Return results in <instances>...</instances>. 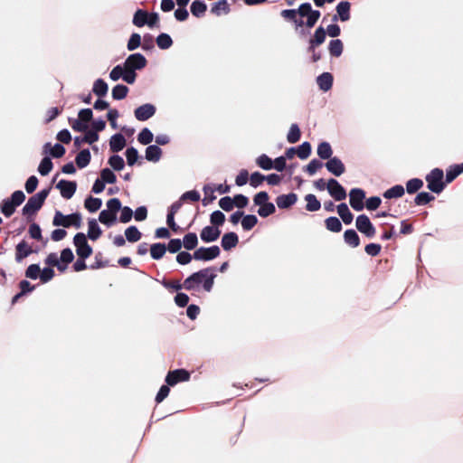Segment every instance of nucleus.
Listing matches in <instances>:
<instances>
[{
  "instance_id": "nucleus-1",
  "label": "nucleus",
  "mask_w": 463,
  "mask_h": 463,
  "mask_svg": "<svg viewBox=\"0 0 463 463\" xmlns=\"http://www.w3.org/2000/svg\"><path fill=\"white\" fill-rule=\"evenodd\" d=\"M216 274L213 269H203L194 272L184 281V288L186 290L198 291L203 288L205 291L210 292L213 287Z\"/></svg>"
},
{
  "instance_id": "nucleus-2",
  "label": "nucleus",
  "mask_w": 463,
  "mask_h": 463,
  "mask_svg": "<svg viewBox=\"0 0 463 463\" xmlns=\"http://www.w3.org/2000/svg\"><path fill=\"white\" fill-rule=\"evenodd\" d=\"M281 16L287 20H290L293 23L296 18L306 17V25L309 28L313 27L320 17V12L313 10L311 5L308 3L302 4L298 9H288L281 12Z\"/></svg>"
},
{
  "instance_id": "nucleus-3",
  "label": "nucleus",
  "mask_w": 463,
  "mask_h": 463,
  "mask_svg": "<svg viewBox=\"0 0 463 463\" xmlns=\"http://www.w3.org/2000/svg\"><path fill=\"white\" fill-rule=\"evenodd\" d=\"M146 59L141 53H133L130 54L124 61V66L128 71L126 75V82L128 84H133L136 80L137 70H142L146 66Z\"/></svg>"
},
{
  "instance_id": "nucleus-4",
  "label": "nucleus",
  "mask_w": 463,
  "mask_h": 463,
  "mask_svg": "<svg viewBox=\"0 0 463 463\" xmlns=\"http://www.w3.org/2000/svg\"><path fill=\"white\" fill-rule=\"evenodd\" d=\"M81 215L78 213L64 215L58 211L55 213L52 223L54 226H62L66 228L74 226L79 229L81 226Z\"/></svg>"
},
{
  "instance_id": "nucleus-5",
  "label": "nucleus",
  "mask_w": 463,
  "mask_h": 463,
  "mask_svg": "<svg viewBox=\"0 0 463 463\" xmlns=\"http://www.w3.org/2000/svg\"><path fill=\"white\" fill-rule=\"evenodd\" d=\"M48 190H43L30 197L23 208L24 214L30 215L36 213L42 207L46 197L48 196Z\"/></svg>"
},
{
  "instance_id": "nucleus-6",
  "label": "nucleus",
  "mask_w": 463,
  "mask_h": 463,
  "mask_svg": "<svg viewBox=\"0 0 463 463\" xmlns=\"http://www.w3.org/2000/svg\"><path fill=\"white\" fill-rule=\"evenodd\" d=\"M443 177L444 174L441 169L435 168L431 170V172L426 176L428 188L433 193H441L445 186Z\"/></svg>"
},
{
  "instance_id": "nucleus-7",
  "label": "nucleus",
  "mask_w": 463,
  "mask_h": 463,
  "mask_svg": "<svg viewBox=\"0 0 463 463\" xmlns=\"http://www.w3.org/2000/svg\"><path fill=\"white\" fill-rule=\"evenodd\" d=\"M73 242L76 248V253L80 259H87L92 254V248L89 245L84 233H77L74 236Z\"/></svg>"
},
{
  "instance_id": "nucleus-8",
  "label": "nucleus",
  "mask_w": 463,
  "mask_h": 463,
  "mask_svg": "<svg viewBox=\"0 0 463 463\" xmlns=\"http://www.w3.org/2000/svg\"><path fill=\"white\" fill-rule=\"evenodd\" d=\"M220 249L218 246H212L209 248L201 247L197 249L193 257L197 260H212L220 255Z\"/></svg>"
},
{
  "instance_id": "nucleus-9",
  "label": "nucleus",
  "mask_w": 463,
  "mask_h": 463,
  "mask_svg": "<svg viewBox=\"0 0 463 463\" xmlns=\"http://www.w3.org/2000/svg\"><path fill=\"white\" fill-rule=\"evenodd\" d=\"M326 190L328 194L336 201H342L346 198L345 189L340 184V183L331 178L326 184Z\"/></svg>"
},
{
  "instance_id": "nucleus-10",
  "label": "nucleus",
  "mask_w": 463,
  "mask_h": 463,
  "mask_svg": "<svg viewBox=\"0 0 463 463\" xmlns=\"http://www.w3.org/2000/svg\"><path fill=\"white\" fill-rule=\"evenodd\" d=\"M355 226L357 230L366 237L372 238L375 234V229L373 226L368 216L362 214L356 218Z\"/></svg>"
},
{
  "instance_id": "nucleus-11",
  "label": "nucleus",
  "mask_w": 463,
  "mask_h": 463,
  "mask_svg": "<svg viewBox=\"0 0 463 463\" xmlns=\"http://www.w3.org/2000/svg\"><path fill=\"white\" fill-rule=\"evenodd\" d=\"M190 379V373L188 371L184 369H177L174 371H170L166 377L165 382L167 385L174 386L178 383L187 382Z\"/></svg>"
},
{
  "instance_id": "nucleus-12",
  "label": "nucleus",
  "mask_w": 463,
  "mask_h": 463,
  "mask_svg": "<svg viewBox=\"0 0 463 463\" xmlns=\"http://www.w3.org/2000/svg\"><path fill=\"white\" fill-rule=\"evenodd\" d=\"M350 205L355 211H362L364 207L365 193L360 188H354L349 193Z\"/></svg>"
},
{
  "instance_id": "nucleus-13",
  "label": "nucleus",
  "mask_w": 463,
  "mask_h": 463,
  "mask_svg": "<svg viewBox=\"0 0 463 463\" xmlns=\"http://www.w3.org/2000/svg\"><path fill=\"white\" fill-rule=\"evenodd\" d=\"M156 113V107L153 104L146 103L135 109V117L139 121H146L152 118Z\"/></svg>"
},
{
  "instance_id": "nucleus-14",
  "label": "nucleus",
  "mask_w": 463,
  "mask_h": 463,
  "mask_svg": "<svg viewBox=\"0 0 463 463\" xmlns=\"http://www.w3.org/2000/svg\"><path fill=\"white\" fill-rule=\"evenodd\" d=\"M56 187L60 190L63 198L70 199L76 192V183L72 181L61 180Z\"/></svg>"
},
{
  "instance_id": "nucleus-15",
  "label": "nucleus",
  "mask_w": 463,
  "mask_h": 463,
  "mask_svg": "<svg viewBox=\"0 0 463 463\" xmlns=\"http://www.w3.org/2000/svg\"><path fill=\"white\" fill-rule=\"evenodd\" d=\"M326 167L328 172L335 176H340L345 171V165L338 157H332L326 163Z\"/></svg>"
},
{
  "instance_id": "nucleus-16",
  "label": "nucleus",
  "mask_w": 463,
  "mask_h": 463,
  "mask_svg": "<svg viewBox=\"0 0 463 463\" xmlns=\"http://www.w3.org/2000/svg\"><path fill=\"white\" fill-rule=\"evenodd\" d=\"M230 187L224 184H208L203 186V192L206 197H208L211 201L215 199L214 193H219L221 194L228 193Z\"/></svg>"
},
{
  "instance_id": "nucleus-17",
  "label": "nucleus",
  "mask_w": 463,
  "mask_h": 463,
  "mask_svg": "<svg viewBox=\"0 0 463 463\" xmlns=\"http://www.w3.org/2000/svg\"><path fill=\"white\" fill-rule=\"evenodd\" d=\"M221 234V231L217 227L206 226L201 232V239L204 242H212L216 241Z\"/></svg>"
},
{
  "instance_id": "nucleus-18",
  "label": "nucleus",
  "mask_w": 463,
  "mask_h": 463,
  "mask_svg": "<svg viewBox=\"0 0 463 463\" xmlns=\"http://www.w3.org/2000/svg\"><path fill=\"white\" fill-rule=\"evenodd\" d=\"M298 200L297 194L291 193L288 194H282L277 197L276 203L279 208L285 209L296 203Z\"/></svg>"
},
{
  "instance_id": "nucleus-19",
  "label": "nucleus",
  "mask_w": 463,
  "mask_h": 463,
  "mask_svg": "<svg viewBox=\"0 0 463 463\" xmlns=\"http://www.w3.org/2000/svg\"><path fill=\"white\" fill-rule=\"evenodd\" d=\"M162 156V150L158 146L150 145L146 147L145 157L149 162H158Z\"/></svg>"
},
{
  "instance_id": "nucleus-20",
  "label": "nucleus",
  "mask_w": 463,
  "mask_h": 463,
  "mask_svg": "<svg viewBox=\"0 0 463 463\" xmlns=\"http://www.w3.org/2000/svg\"><path fill=\"white\" fill-rule=\"evenodd\" d=\"M126 146V138L121 134H115L110 137L109 147L113 152L121 151Z\"/></svg>"
},
{
  "instance_id": "nucleus-21",
  "label": "nucleus",
  "mask_w": 463,
  "mask_h": 463,
  "mask_svg": "<svg viewBox=\"0 0 463 463\" xmlns=\"http://www.w3.org/2000/svg\"><path fill=\"white\" fill-rule=\"evenodd\" d=\"M239 238L234 232L225 233L222 238V247L225 250H229L238 244Z\"/></svg>"
},
{
  "instance_id": "nucleus-22",
  "label": "nucleus",
  "mask_w": 463,
  "mask_h": 463,
  "mask_svg": "<svg viewBox=\"0 0 463 463\" xmlns=\"http://www.w3.org/2000/svg\"><path fill=\"white\" fill-rule=\"evenodd\" d=\"M317 85L323 91H328L333 85V76L329 72H324L317 79Z\"/></svg>"
},
{
  "instance_id": "nucleus-23",
  "label": "nucleus",
  "mask_w": 463,
  "mask_h": 463,
  "mask_svg": "<svg viewBox=\"0 0 463 463\" xmlns=\"http://www.w3.org/2000/svg\"><path fill=\"white\" fill-rule=\"evenodd\" d=\"M32 248L27 242L21 241L16 246L15 260L19 262L23 259L29 256L32 253Z\"/></svg>"
},
{
  "instance_id": "nucleus-24",
  "label": "nucleus",
  "mask_w": 463,
  "mask_h": 463,
  "mask_svg": "<svg viewBox=\"0 0 463 463\" xmlns=\"http://www.w3.org/2000/svg\"><path fill=\"white\" fill-rule=\"evenodd\" d=\"M102 234V231L100 227L99 226L97 221L95 219H90L88 222V237L92 240L96 241L99 238V236Z\"/></svg>"
},
{
  "instance_id": "nucleus-25",
  "label": "nucleus",
  "mask_w": 463,
  "mask_h": 463,
  "mask_svg": "<svg viewBox=\"0 0 463 463\" xmlns=\"http://www.w3.org/2000/svg\"><path fill=\"white\" fill-rule=\"evenodd\" d=\"M326 34V33L324 28L318 27L315 32L314 37L309 42V49L313 51L316 46L322 44L325 42Z\"/></svg>"
},
{
  "instance_id": "nucleus-26",
  "label": "nucleus",
  "mask_w": 463,
  "mask_h": 463,
  "mask_svg": "<svg viewBox=\"0 0 463 463\" xmlns=\"http://www.w3.org/2000/svg\"><path fill=\"white\" fill-rule=\"evenodd\" d=\"M317 153L321 159L332 158L333 150L331 145L326 141L321 142L317 146Z\"/></svg>"
},
{
  "instance_id": "nucleus-27",
  "label": "nucleus",
  "mask_w": 463,
  "mask_h": 463,
  "mask_svg": "<svg viewBox=\"0 0 463 463\" xmlns=\"http://www.w3.org/2000/svg\"><path fill=\"white\" fill-rule=\"evenodd\" d=\"M350 7L349 2H340L336 6V12L341 21L345 22L350 19Z\"/></svg>"
},
{
  "instance_id": "nucleus-28",
  "label": "nucleus",
  "mask_w": 463,
  "mask_h": 463,
  "mask_svg": "<svg viewBox=\"0 0 463 463\" xmlns=\"http://www.w3.org/2000/svg\"><path fill=\"white\" fill-rule=\"evenodd\" d=\"M337 213L339 214V216L341 217L342 221L345 223V224H350L352 222H353V214L352 213L350 212L348 206L346 203H340L339 205H337Z\"/></svg>"
},
{
  "instance_id": "nucleus-29",
  "label": "nucleus",
  "mask_w": 463,
  "mask_h": 463,
  "mask_svg": "<svg viewBox=\"0 0 463 463\" xmlns=\"http://www.w3.org/2000/svg\"><path fill=\"white\" fill-rule=\"evenodd\" d=\"M74 259L73 252L71 249L67 248L61 250L60 255V260L61 262V272L67 269L68 264H70Z\"/></svg>"
},
{
  "instance_id": "nucleus-30",
  "label": "nucleus",
  "mask_w": 463,
  "mask_h": 463,
  "mask_svg": "<svg viewBox=\"0 0 463 463\" xmlns=\"http://www.w3.org/2000/svg\"><path fill=\"white\" fill-rule=\"evenodd\" d=\"M127 74H128V71H127L124 64L123 65H117L109 72V78L113 81H117L119 79H122L124 81H126V75Z\"/></svg>"
},
{
  "instance_id": "nucleus-31",
  "label": "nucleus",
  "mask_w": 463,
  "mask_h": 463,
  "mask_svg": "<svg viewBox=\"0 0 463 463\" xmlns=\"http://www.w3.org/2000/svg\"><path fill=\"white\" fill-rule=\"evenodd\" d=\"M109 90L108 84L102 80L98 79L94 81L92 91L99 97H104Z\"/></svg>"
},
{
  "instance_id": "nucleus-32",
  "label": "nucleus",
  "mask_w": 463,
  "mask_h": 463,
  "mask_svg": "<svg viewBox=\"0 0 463 463\" xmlns=\"http://www.w3.org/2000/svg\"><path fill=\"white\" fill-rule=\"evenodd\" d=\"M116 219L117 215L107 209L102 210L99 213V221L108 227L111 226L116 222Z\"/></svg>"
},
{
  "instance_id": "nucleus-33",
  "label": "nucleus",
  "mask_w": 463,
  "mask_h": 463,
  "mask_svg": "<svg viewBox=\"0 0 463 463\" xmlns=\"http://www.w3.org/2000/svg\"><path fill=\"white\" fill-rule=\"evenodd\" d=\"M101 205H102L101 199L95 198L92 196L87 197L84 202L85 208L90 213L97 212L101 207Z\"/></svg>"
},
{
  "instance_id": "nucleus-34",
  "label": "nucleus",
  "mask_w": 463,
  "mask_h": 463,
  "mask_svg": "<svg viewBox=\"0 0 463 463\" xmlns=\"http://www.w3.org/2000/svg\"><path fill=\"white\" fill-rule=\"evenodd\" d=\"M344 239L345 243L355 248L360 244V239L358 234L354 230H347L344 233Z\"/></svg>"
},
{
  "instance_id": "nucleus-35",
  "label": "nucleus",
  "mask_w": 463,
  "mask_h": 463,
  "mask_svg": "<svg viewBox=\"0 0 463 463\" xmlns=\"http://www.w3.org/2000/svg\"><path fill=\"white\" fill-rule=\"evenodd\" d=\"M305 201L307 203L306 204V209L307 211L308 212H316V211H318L321 207V203L317 199V197L312 194H307L305 196Z\"/></svg>"
},
{
  "instance_id": "nucleus-36",
  "label": "nucleus",
  "mask_w": 463,
  "mask_h": 463,
  "mask_svg": "<svg viewBox=\"0 0 463 463\" xmlns=\"http://www.w3.org/2000/svg\"><path fill=\"white\" fill-rule=\"evenodd\" d=\"M404 194V188L402 185L397 184L383 193L386 199L400 198Z\"/></svg>"
},
{
  "instance_id": "nucleus-37",
  "label": "nucleus",
  "mask_w": 463,
  "mask_h": 463,
  "mask_svg": "<svg viewBox=\"0 0 463 463\" xmlns=\"http://www.w3.org/2000/svg\"><path fill=\"white\" fill-rule=\"evenodd\" d=\"M76 164L80 168L87 166L90 161V153L88 149L81 150L76 156Z\"/></svg>"
},
{
  "instance_id": "nucleus-38",
  "label": "nucleus",
  "mask_w": 463,
  "mask_h": 463,
  "mask_svg": "<svg viewBox=\"0 0 463 463\" xmlns=\"http://www.w3.org/2000/svg\"><path fill=\"white\" fill-rule=\"evenodd\" d=\"M125 236L129 242H137L141 239V232L136 226H129L125 231Z\"/></svg>"
},
{
  "instance_id": "nucleus-39",
  "label": "nucleus",
  "mask_w": 463,
  "mask_h": 463,
  "mask_svg": "<svg viewBox=\"0 0 463 463\" xmlns=\"http://www.w3.org/2000/svg\"><path fill=\"white\" fill-rule=\"evenodd\" d=\"M230 8L226 0H220L216 2L212 7L211 11L216 15L228 14Z\"/></svg>"
},
{
  "instance_id": "nucleus-40",
  "label": "nucleus",
  "mask_w": 463,
  "mask_h": 463,
  "mask_svg": "<svg viewBox=\"0 0 463 463\" xmlns=\"http://www.w3.org/2000/svg\"><path fill=\"white\" fill-rule=\"evenodd\" d=\"M156 44L162 50L169 49L173 44V40L167 33H160L156 37Z\"/></svg>"
},
{
  "instance_id": "nucleus-41",
  "label": "nucleus",
  "mask_w": 463,
  "mask_h": 463,
  "mask_svg": "<svg viewBox=\"0 0 463 463\" xmlns=\"http://www.w3.org/2000/svg\"><path fill=\"white\" fill-rule=\"evenodd\" d=\"M300 129L297 124H292L287 136V140L290 144L297 143L300 139Z\"/></svg>"
},
{
  "instance_id": "nucleus-42",
  "label": "nucleus",
  "mask_w": 463,
  "mask_h": 463,
  "mask_svg": "<svg viewBox=\"0 0 463 463\" xmlns=\"http://www.w3.org/2000/svg\"><path fill=\"white\" fill-rule=\"evenodd\" d=\"M256 164L263 170H270L273 168L272 159L265 154H262L256 158Z\"/></svg>"
},
{
  "instance_id": "nucleus-43",
  "label": "nucleus",
  "mask_w": 463,
  "mask_h": 463,
  "mask_svg": "<svg viewBox=\"0 0 463 463\" xmlns=\"http://www.w3.org/2000/svg\"><path fill=\"white\" fill-rule=\"evenodd\" d=\"M166 248L162 243H155L150 248V254L154 260L161 259L165 253Z\"/></svg>"
},
{
  "instance_id": "nucleus-44",
  "label": "nucleus",
  "mask_w": 463,
  "mask_h": 463,
  "mask_svg": "<svg viewBox=\"0 0 463 463\" xmlns=\"http://www.w3.org/2000/svg\"><path fill=\"white\" fill-rule=\"evenodd\" d=\"M328 50L331 55L339 57L343 52V43L336 39L329 43Z\"/></svg>"
},
{
  "instance_id": "nucleus-45",
  "label": "nucleus",
  "mask_w": 463,
  "mask_h": 463,
  "mask_svg": "<svg viewBox=\"0 0 463 463\" xmlns=\"http://www.w3.org/2000/svg\"><path fill=\"white\" fill-rule=\"evenodd\" d=\"M153 139H154L153 133L151 132L150 129H148L146 128H143L137 136V140L142 145H148L153 141Z\"/></svg>"
},
{
  "instance_id": "nucleus-46",
  "label": "nucleus",
  "mask_w": 463,
  "mask_h": 463,
  "mask_svg": "<svg viewBox=\"0 0 463 463\" xmlns=\"http://www.w3.org/2000/svg\"><path fill=\"white\" fill-rule=\"evenodd\" d=\"M206 11V5L202 1H194L191 5V13L196 16L201 17Z\"/></svg>"
},
{
  "instance_id": "nucleus-47",
  "label": "nucleus",
  "mask_w": 463,
  "mask_h": 463,
  "mask_svg": "<svg viewBox=\"0 0 463 463\" xmlns=\"http://www.w3.org/2000/svg\"><path fill=\"white\" fill-rule=\"evenodd\" d=\"M128 92V88L122 84H118L112 89V97L114 99H123Z\"/></svg>"
},
{
  "instance_id": "nucleus-48",
  "label": "nucleus",
  "mask_w": 463,
  "mask_h": 463,
  "mask_svg": "<svg viewBox=\"0 0 463 463\" xmlns=\"http://www.w3.org/2000/svg\"><path fill=\"white\" fill-rule=\"evenodd\" d=\"M183 243H184V247L186 250L194 249L198 244L197 235L194 232H190V233L186 234L184 237Z\"/></svg>"
},
{
  "instance_id": "nucleus-49",
  "label": "nucleus",
  "mask_w": 463,
  "mask_h": 463,
  "mask_svg": "<svg viewBox=\"0 0 463 463\" xmlns=\"http://www.w3.org/2000/svg\"><path fill=\"white\" fill-rule=\"evenodd\" d=\"M325 222L326 229L333 232H339L342 230V223L336 217H328Z\"/></svg>"
},
{
  "instance_id": "nucleus-50",
  "label": "nucleus",
  "mask_w": 463,
  "mask_h": 463,
  "mask_svg": "<svg viewBox=\"0 0 463 463\" xmlns=\"http://www.w3.org/2000/svg\"><path fill=\"white\" fill-rule=\"evenodd\" d=\"M147 13L141 10V9H138L135 14H134V17H133V24L137 26V27H142L146 24V23L147 22Z\"/></svg>"
},
{
  "instance_id": "nucleus-51",
  "label": "nucleus",
  "mask_w": 463,
  "mask_h": 463,
  "mask_svg": "<svg viewBox=\"0 0 463 463\" xmlns=\"http://www.w3.org/2000/svg\"><path fill=\"white\" fill-rule=\"evenodd\" d=\"M423 186L422 180L419 178H413L407 182L406 191L408 194H414Z\"/></svg>"
},
{
  "instance_id": "nucleus-52",
  "label": "nucleus",
  "mask_w": 463,
  "mask_h": 463,
  "mask_svg": "<svg viewBox=\"0 0 463 463\" xmlns=\"http://www.w3.org/2000/svg\"><path fill=\"white\" fill-rule=\"evenodd\" d=\"M52 169V162L49 157H44L41 161L38 171L42 175H47Z\"/></svg>"
},
{
  "instance_id": "nucleus-53",
  "label": "nucleus",
  "mask_w": 463,
  "mask_h": 463,
  "mask_svg": "<svg viewBox=\"0 0 463 463\" xmlns=\"http://www.w3.org/2000/svg\"><path fill=\"white\" fill-rule=\"evenodd\" d=\"M109 165L116 171H120L125 166L123 158L118 155L109 157Z\"/></svg>"
},
{
  "instance_id": "nucleus-54",
  "label": "nucleus",
  "mask_w": 463,
  "mask_h": 463,
  "mask_svg": "<svg viewBox=\"0 0 463 463\" xmlns=\"http://www.w3.org/2000/svg\"><path fill=\"white\" fill-rule=\"evenodd\" d=\"M434 200V196L427 192H420L415 197V203L418 205H424Z\"/></svg>"
},
{
  "instance_id": "nucleus-55",
  "label": "nucleus",
  "mask_w": 463,
  "mask_h": 463,
  "mask_svg": "<svg viewBox=\"0 0 463 463\" xmlns=\"http://www.w3.org/2000/svg\"><path fill=\"white\" fill-rule=\"evenodd\" d=\"M45 263L49 266L57 267V269L61 271V262L60 260V256L55 253H50L47 255L45 259Z\"/></svg>"
},
{
  "instance_id": "nucleus-56",
  "label": "nucleus",
  "mask_w": 463,
  "mask_h": 463,
  "mask_svg": "<svg viewBox=\"0 0 463 463\" xmlns=\"http://www.w3.org/2000/svg\"><path fill=\"white\" fill-rule=\"evenodd\" d=\"M21 292L15 295L13 298V302L17 301V299L24 294L32 292L34 289V286L31 285V283L27 280H22L20 282Z\"/></svg>"
},
{
  "instance_id": "nucleus-57",
  "label": "nucleus",
  "mask_w": 463,
  "mask_h": 463,
  "mask_svg": "<svg viewBox=\"0 0 463 463\" xmlns=\"http://www.w3.org/2000/svg\"><path fill=\"white\" fill-rule=\"evenodd\" d=\"M258 222L255 215H246L241 220V226L244 230L249 231L252 229Z\"/></svg>"
},
{
  "instance_id": "nucleus-58",
  "label": "nucleus",
  "mask_w": 463,
  "mask_h": 463,
  "mask_svg": "<svg viewBox=\"0 0 463 463\" xmlns=\"http://www.w3.org/2000/svg\"><path fill=\"white\" fill-rule=\"evenodd\" d=\"M41 269L38 264H31L25 270V276L31 279H40Z\"/></svg>"
},
{
  "instance_id": "nucleus-59",
  "label": "nucleus",
  "mask_w": 463,
  "mask_h": 463,
  "mask_svg": "<svg viewBox=\"0 0 463 463\" xmlns=\"http://www.w3.org/2000/svg\"><path fill=\"white\" fill-rule=\"evenodd\" d=\"M100 179L105 184H114L116 182V175L109 168H104L100 173Z\"/></svg>"
},
{
  "instance_id": "nucleus-60",
  "label": "nucleus",
  "mask_w": 463,
  "mask_h": 463,
  "mask_svg": "<svg viewBox=\"0 0 463 463\" xmlns=\"http://www.w3.org/2000/svg\"><path fill=\"white\" fill-rule=\"evenodd\" d=\"M311 153V146L308 142H304L298 148V156L300 159H306Z\"/></svg>"
},
{
  "instance_id": "nucleus-61",
  "label": "nucleus",
  "mask_w": 463,
  "mask_h": 463,
  "mask_svg": "<svg viewBox=\"0 0 463 463\" xmlns=\"http://www.w3.org/2000/svg\"><path fill=\"white\" fill-rule=\"evenodd\" d=\"M107 210L117 215L118 212L121 209V203L118 198L109 199L107 203Z\"/></svg>"
},
{
  "instance_id": "nucleus-62",
  "label": "nucleus",
  "mask_w": 463,
  "mask_h": 463,
  "mask_svg": "<svg viewBox=\"0 0 463 463\" xmlns=\"http://www.w3.org/2000/svg\"><path fill=\"white\" fill-rule=\"evenodd\" d=\"M274 212H275V206L272 203H267L264 205H261L258 210V213L261 217H268L269 215L272 214Z\"/></svg>"
},
{
  "instance_id": "nucleus-63",
  "label": "nucleus",
  "mask_w": 463,
  "mask_h": 463,
  "mask_svg": "<svg viewBox=\"0 0 463 463\" xmlns=\"http://www.w3.org/2000/svg\"><path fill=\"white\" fill-rule=\"evenodd\" d=\"M15 207L14 203L7 199L3 202L1 210L6 217H9L14 213Z\"/></svg>"
},
{
  "instance_id": "nucleus-64",
  "label": "nucleus",
  "mask_w": 463,
  "mask_h": 463,
  "mask_svg": "<svg viewBox=\"0 0 463 463\" xmlns=\"http://www.w3.org/2000/svg\"><path fill=\"white\" fill-rule=\"evenodd\" d=\"M126 157L128 165H133L138 159V152L135 147H129L126 150Z\"/></svg>"
}]
</instances>
